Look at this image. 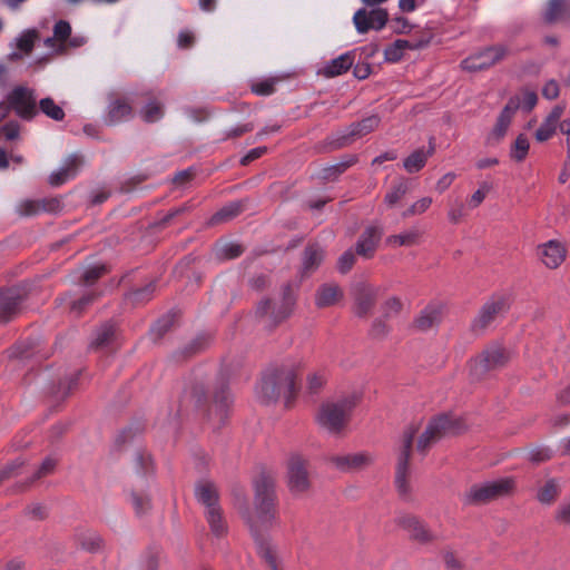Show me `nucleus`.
Returning <instances> with one entry per match:
<instances>
[{"label":"nucleus","instance_id":"nucleus-1","mask_svg":"<svg viewBox=\"0 0 570 570\" xmlns=\"http://www.w3.org/2000/svg\"><path fill=\"white\" fill-rule=\"evenodd\" d=\"M276 521L274 494L271 485H256L255 510L247 522L256 541L259 556L269 570H282V558L277 548L266 535Z\"/></svg>","mask_w":570,"mask_h":570},{"label":"nucleus","instance_id":"nucleus-2","mask_svg":"<svg viewBox=\"0 0 570 570\" xmlns=\"http://www.w3.org/2000/svg\"><path fill=\"white\" fill-rule=\"evenodd\" d=\"M356 401L353 396L330 397L323 401L315 415L318 426L331 435H340L345 430Z\"/></svg>","mask_w":570,"mask_h":570},{"label":"nucleus","instance_id":"nucleus-3","mask_svg":"<svg viewBox=\"0 0 570 570\" xmlns=\"http://www.w3.org/2000/svg\"><path fill=\"white\" fill-rule=\"evenodd\" d=\"M512 358V352L498 343L485 347L470 362V379L474 382L485 380L493 371L503 368Z\"/></svg>","mask_w":570,"mask_h":570},{"label":"nucleus","instance_id":"nucleus-4","mask_svg":"<svg viewBox=\"0 0 570 570\" xmlns=\"http://www.w3.org/2000/svg\"><path fill=\"white\" fill-rule=\"evenodd\" d=\"M466 429L459 416L440 415L433 419L417 440V450L426 452L432 444L449 435H456Z\"/></svg>","mask_w":570,"mask_h":570},{"label":"nucleus","instance_id":"nucleus-5","mask_svg":"<svg viewBox=\"0 0 570 570\" xmlns=\"http://www.w3.org/2000/svg\"><path fill=\"white\" fill-rule=\"evenodd\" d=\"M511 306V297L508 294L492 295L480 308L471 323V331L479 335L484 333L492 323L503 316Z\"/></svg>","mask_w":570,"mask_h":570},{"label":"nucleus","instance_id":"nucleus-6","mask_svg":"<svg viewBox=\"0 0 570 570\" xmlns=\"http://www.w3.org/2000/svg\"><path fill=\"white\" fill-rule=\"evenodd\" d=\"M263 392H295L301 389L296 372L288 366H269L261 379Z\"/></svg>","mask_w":570,"mask_h":570},{"label":"nucleus","instance_id":"nucleus-7","mask_svg":"<svg viewBox=\"0 0 570 570\" xmlns=\"http://www.w3.org/2000/svg\"><path fill=\"white\" fill-rule=\"evenodd\" d=\"M509 55V48L503 45L488 47L461 61V68L469 72H478L489 69Z\"/></svg>","mask_w":570,"mask_h":570},{"label":"nucleus","instance_id":"nucleus-8","mask_svg":"<svg viewBox=\"0 0 570 570\" xmlns=\"http://www.w3.org/2000/svg\"><path fill=\"white\" fill-rule=\"evenodd\" d=\"M11 109L24 120H31L37 114L35 91L24 86H18L7 96Z\"/></svg>","mask_w":570,"mask_h":570},{"label":"nucleus","instance_id":"nucleus-9","mask_svg":"<svg viewBox=\"0 0 570 570\" xmlns=\"http://www.w3.org/2000/svg\"><path fill=\"white\" fill-rule=\"evenodd\" d=\"M307 461L299 454L294 453L287 461V485L295 494H303L309 488V478L306 469Z\"/></svg>","mask_w":570,"mask_h":570},{"label":"nucleus","instance_id":"nucleus-10","mask_svg":"<svg viewBox=\"0 0 570 570\" xmlns=\"http://www.w3.org/2000/svg\"><path fill=\"white\" fill-rule=\"evenodd\" d=\"M417 429L409 428L403 435V443L397 456L396 471H395V484L401 494H406L410 491L407 483V463L410 452L412 448L413 439L416 434Z\"/></svg>","mask_w":570,"mask_h":570},{"label":"nucleus","instance_id":"nucleus-11","mask_svg":"<svg viewBox=\"0 0 570 570\" xmlns=\"http://www.w3.org/2000/svg\"><path fill=\"white\" fill-rule=\"evenodd\" d=\"M513 480L510 478L488 481L471 488L469 498L476 502L495 499L508 494L513 489Z\"/></svg>","mask_w":570,"mask_h":570},{"label":"nucleus","instance_id":"nucleus-12","mask_svg":"<svg viewBox=\"0 0 570 570\" xmlns=\"http://www.w3.org/2000/svg\"><path fill=\"white\" fill-rule=\"evenodd\" d=\"M389 14L384 9L366 11L360 9L354 13L353 22L357 32L365 33L370 29L381 30L387 22Z\"/></svg>","mask_w":570,"mask_h":570},{"label":"nucleus","instance_id":"nucleus-13","mask_svg":"<svg viewBox=\"0 0 570 570\" xmlns=\"http://www.w3.org/2000/svg\"><path fill=\"white\" fill-rule=\"evenodd\" d=\"M519 108L520 98L517 96L511 97L500 112L497 122L488 137L489 144H497L505 136L511 120Z\"/></svg>","mask_w":570,"mask_h":570},{"label":"nucleus","instance_id":"nucleus-14","mask_svg":"<svg viewBox=\"0 0 570 570\" xmlns=\"http://www.w3.org/2000/svg\"><path fill=\"white\" fill-rule=\"evenodd\" d=\"M379 296V289L372 285L361 283L354 288V313L358 317L371 314Z\"/></svg>","mask_w":570,"mask_h":570},{"label":"nucleus","instance_id":"nucleus-15","mask_svg":"<svg viewBox=\"0 0 570 570\" xmlns=\"http://www.w3.org/2000/svg\"><path fill=\"white\" fill-rule=\"evenodd\" d=\"M541 263L550 269L558 268L567 257V247L559 240L551 239L538 246Z\"/></svg>","mask_w":570,"mask_h":570},{"label":"nucleus","instance_id":"nucleus-16","mask_svg":"<svg viewBox=\"0 0 570 570\" xmlns=\"http://www.w3.org/2000/svg\"><path fill=\"white\" fill-rule=\"evenodd\" d=\"M373 462V456L367 452H354L334 455L331 463L340 471L354 472L368 466Z\"/></svg>","mask_w":570,"mask_h":570},{"label":"nucleus","instance_id":"nucleus-17","mask_svg":"<svg viewBox=\"0 0 570 570\" xmlns=\"http://www.w3.org/2000/svg\"><path fill=\"white\" fill-rule=\"evenodd\" d=\"M134 116L131 102L126 97L114 96L110 98L105 122L109 126L129 120Z\"/></svg>","mask_w":570,"mask_h":570},{"label":"nucleus","instance_id":"nucleus-18","mask_svg":"<svg viewBox=\"0 0 570 570\" xmlns=\"http://www.w3.org/2000/svg\"><path fill=\"white\" fill-rule=\"evenodd\" d=\"M23 296L16 289L0 292V323H7L19 312Z\"/></svg>","mask_w":570,"mask_h":570},{"label":"nucleus","instance_id":"nucleus-19","mask_svg":"<svg viewBox=\"0 0 570 570\" xmlns=\"http://www.w3.org/2000/svg\"><path fill=\"white\" fill-rule=\"evenodd\" d=\"M380 122V117L377 115H372L362 119L358 122L352 124L350 126L348 132L337 140L336 147H344L355 137H362L372 132L375 128L379 127Z\"/></svg>","mask_w":570,"mask_h":570},{"label":"nucleus","instance_id":"nucleus-20","mask_svg":"<svg viewBox=\"0 0 570 570\" xmlns=\"http://www.w3.org/2000/svg\"><path fill=\"white\" fill-rule=\"evenodd\" d=\"M564 112V106L562 105H556L551 111L548 114V116L544 118L540 127L537 129L534 137L537 141L544 142L552 138V136L556 134L557 128H560V121L562 115Z\"/></svg>","mask_w":570,"mask_h":570},{"label":"nucleus","instance_id":"nucleus-21","mask_svg":"<svg viewBox=\"0 0 570 570\" xmlns=\"http://www.w3.org/2000/svg\"><path fill=\"white\" fill-rule=\"evenodd\" d=\"M382 237V229L377 226H368L362 233L356 243L357 255L372 258Z\"/></svg>","mask_w":570,"mask_h":570},{"label":"nucleus","instance_id":"nucleus-22","mask_svg":"<svg viewBox=\"0 0 570 570\" xmlns=\"http://www.w3.org/2000/svg\"><path fill=\"white\" fill-rule=\"evenodd\" d=\"M256 402L274 413H282L296 404V394H257Z\"/></svg>","mask_w":570,"mask_h":570},{"label":"nucleus","instance_id":"nucleus-23","mask_svg":"<svg viewBox=\"0 0 570 570\" xmlns=\"http://www.w3.org/2000/svg\"><path fill=\"white\" fill-rule=\"evenodd\" d=\"M442 314V305H428L414 320V327L420 332H428L441 323Z\"/></svg>","mask_w":570,"mask_h":570},{"label":"nucleus","instance_id":"nucleus-24","mask_svg":"<svg viewBox=\"0 0 570 570\" xmlns=\"http://www.w3.org/2000/svg\"><path fill=\"white\" fill-rule=\"evenodd\" d=\"M324 258V249L318 244H309L305 247L302 257V276H308L314 273Z\"/></svg>","mask_w":570,"mask_h":570},{"label":"nucleus","instance_id":"nucleus-25","mask_svg":"<svg viewBox=\"0 0 570 570\" xmlns=\"http://www.w3.org/2000/svg\"><path fill=\"white\" fill-rule=\"evenodd\" d=\"M343 297L341 287L335 283H326L318 287L315 294V304L320 308L330 307Z\"/></svg>","mask_w":570,"mask_h":570},{"label":"nucleus","instance_id":"nucleus-26","mask_svg":"<svg viewBox=\"0 0 570 570\" xmlns=\"http://www.w3.org/2000/svg\"><path fill=\"white\" fill-rule=\"evenodd\" d=\"M570 18V0H549L543 19L552 24Z\"/></svg>","mask_w":570,"mask_h":570},{"label":"nucleus","instance_id":"nucleus-27","mask_svg":"<svg viewBox=\"0 0 570 570\" xmlns=\"http://www.w3.org/2000/svg\"><path fill=\"white\" fill-rule=\"evenodd\" d=\"M400 524L409 532L412 539L419 542H429L434 539L433 533L414 517H402Z\"/></svg>","mask_w":570,"mask_h":570},{"label":"nucleus","instance_id":"nucleus-28","mask_svg":"<svg viewBox=\"0 0 570 570\" xmlns=\"http://www.w3.org/2000/svg\"><path fill=\"white\" fill-rule=\"evenodd\" d=\"M295 306V296L289 284H286L283 288L282 302L276 305V311L272 312V323L277 324L287 318Z\"/></svg>","mask_w":570,"mask_h":570},{"label":"nucleus","instance_id":"nucleus-29","mask_svg":"<svg viewBox=\"0 0 570 570\" xmlns=\"http://www.w3.org/2000/svg\"><path fill=\"white\" fill-rule=\"evenodd\" d=\"M197 501L204 505L205 511L218 509V493L216 487L210 482H202L195 489Z\"/></svg>","mask_w":570,"mask_h":570},{"label":"nucleus","instance_id":"nucleus-30","mask_svg":"<svg viewBox=\"0 0 570 570\" xmlns=\"http://www.w3.org/2000/svg\"><path fill=\"white\" fill-rule=\"evenodd\" d=\"M40 39V33L37 29H27L20 33L16 39L17 48L22 52H12L10 55L11 60H18L22 58V55H30L36 41Z\"/></svg>","mask_w":570,"mask_h":570},{"label":"nucleus","instance_id":"nucleus-31","mask_svg":"<svg viewBox=\"0 0 570 570\" xmlns=\"http://www.w3.org/2000/svg\"><path fill=\"white\" fill-rule=\"evenodd\" d=\"M434 153V146L430 142V147L428 150H424L423 148H419L414 150L411 155H409L404 161L403 167L404 169L410 173L414 174L420 171L426 164L429 157H431Z\"/></svg>","mask_w":570,"mask_h":570},{"label":"nucleus","instance_id":"nucleus-32","mask_svg":"<svg viewBox=\"0 0 570 570\" xmlns=\"http://www.w3.org/2000/svg\"><path fill=\"white\" fill-rule=\"evenodd\" d=\"M354 62V55L352 52H346L341 55L340 57L330 61L322 70V73L327 77H336L344 72H346Z\"/></svg>","mask_w":570,"mask_h":570},{"label":"nucleus","instance_id":"nucleus-33","mask_svg":"<svg viewBox=\"0 0 570 570\" xmlns=\"http://www.w3.org/2000/svg\"><path fill=\"white\" fill-rule=\"evenodd\" d=\"M561 491L559 479H548L537 491V499L541 504L550 505L554 502Z\"/></svg>","mask_w":570,"mask_h":570},{"label":"nucleus","instance_id":"nucleus-34","mask_svg":"<svg viewBox=\"0 0 570 570\" xmlns=\"http://www.w3.org/2000/svg\"><path fill=\"white\" fill-rule=\"evenodd\" d=\"M139 116L145 122H156L164 116V104L153 98L139 110Z\"/></svg>","mask_w":570,"mask_h":570},{"label":"nucleus","instance_id":"nucleus-35","mask_svg":"<svg viewBox=\"0 0 570 570\" xmlns=\"http://www.w3.org/2000/svg\"><path fill=\"white\" fill-rule=\"evenodd\" d=\"M243 207L244 205L242 202L230 203L214 214L209 220V224L216 225L228 222L239 215L243 212Z\"/></svg>","mask_w":570,"mask_h":570},{"label":"nucleus","instance_id":"nucleus-36","mask_svg":"<svg viewBox=\"0 0 570 570\" xmlns=\"http://www.w3.org/2000/svg\"><path fill=\"white\" fill-rule=\"evenodd\" d=\"M115 338V327L109 323L102 324L96 332L90 344L92 348H102L108 346Z\"/></svg>","mask_w":570,"mask_h":570},{"label":"nucleus","instance_id":"nucleus-37","mask_svg":"<svg viewBox=\"0 0 570 570\" xmlns=\"http://www.w3.org/2000/svg\"><path fill=\"white\" fill-rule=\"evenodd\" d=\"M421 234L416 229H410L399 235H391L386 243L391 246H413L417 244Z\"/></svg>","mask_w":570,"mask_h":570},{"label":"nucleus","instance_id":"nucleus-38","mask_svg":"<svg viewBox=\"0 0 570 570\" xmlns=\"http://www.w3.org/2000/svg\"><path fill=\"white\" fill-rule=\"evenodd\" d=\"M409 191V184L405 179L399 180L384 197L387 207H394Z\"/></svg>","mask_w":570,"mask_h":570},{"label":"nucleus","instance_id":"nucleus-39","mask_svg":"<svg viewBox=\"0 0 570 570\" xmlns=\"http://www.w3.org/2000/svg\"><path fill=\"white\" fill-rule=\"evenodd\" d=\"M530 142L525 135L520 134L511 146L510 157L517 161H523L529 153Z\"/></svg>","mask_w":570,"mask_h":570},{"label":"nucleus","instance_id":"nucleus-40","mask_svg":"<svg viewBox=\"0 0 570 570\" xmlns=\"http://www.w3.org/2000/svg\"><path fill=\"white\" fill-rule=\"evenodd\" d=\"M39 109L47 117L56 121H61L65 118L63 109L58 106L50 97L43 98L39 101Z\"/></svg>","mask_w":570,"mask_h":570},{"label":"nucleus","instance_id":"nucleus-41","mask_svg":"<svg viewBox=\"0 0 570 570\" xmlns=\"http://www.w3.org/2000/svg\"><path fill=\"white\" fill-rule=\"evenodd\" d=\"M205 515L213 534L220 537L226 532V524L223 520L220 508L205 511Z\"/></svg>","mask_w":570,"mask_h":570},{"label":"nucleus","instance_id":"nucleus-42","mask_svg":"<svg viewBox=\"0 0 570 570\" xmlns=\"http://www.w3.org/2000/svg\"><path fill=\"white\" fill-rule=\"evenodd\" d=\"M403 308L402 301L396 296L386 298L381 305L382 316L385 320H391L400 315Z\"/></svg>","mask_w":570,"mask_h":570},{"label":"nucleus","instance_id":"nucleus-43","mask_svg":"<svg viewBox=\"0 0 570 570\" xmlns=\"http://www.w3.org/2000/svg\"><path fill=\"white\" fill-rule=\"evenodd\" d=\"M16 212L20 216H33L41 213L40 200L23 199L17 204Z\"/></svg>","mask_w":570,"mask_h":570},{"label":"nucleus","instance_id":"nucleus-44","mask_svg":"<svg viewBox=\"0 0 570 570\" xmlns=\"http://www.w3.org/2000/svg\"><path fill=\"white\" fill-rule=\"evenodd\" d=\"M174 325V315H165L159 318L156 324L151 328V334L155 335V338H160L164 334H166Z\"/></svg>","mask_w":570,"mask_h":570},{"label":"nucleus","instance_id":"nucleus-45","mask_svg":"<svg viewBox=\"0 0 570 570\" xmlns=\"http://www.w3.org/2000/svg\"><path fill=\"white\" fill-rule=\"evenodd\" d=\"M106 273H107V268L105 265H98V266L90 267L83 272V274L81 276V284L92 285L96 281H98Z\"/></svg>","mask_w":570,"mask_h":570},{"label":"nucleus","instance_id":"nucleus-46","mask_svg":"<svg viewBox=\"0 0 570 570\" xmlns=\"http://www.w3.org/2000/svg\"><path fill=\"white\" fill-rule=\"evenodd\" d=\"M99 297V293L89 292L79 299H76L70 305V311L77 314H81L83 309L92 304Z\"/></svg>","mask_w":570,"mask_h":570},{"label":"nucleus","instance_id":"nucleus-47","mask_svg":"<svg viewBox=\"0 0 570 570\" xmlns=\"http://www.w3.org/2000/svg\"><path fill=\"white\" fill-rule=\"evenodd\" d=\"M154 292L155 283L151 282L144 286L142 288L130 292L128 298L131 299L134 303H142L145 301H148Z\"/></svg>","mask_w":570,"mask_h":570},{"label":"nucleus","instance_id":"nucleus-48","mask_svg":"<svg viewBox=\"0 0 570 570\" xmlns=\"http://www.w3.org/2000/svg\"><path fill=\"white\" fill-rule=\"evenodd\" d=\"M432 204L431 197H423L415 202L411 207H409L406 210L403 212L402 216L404 218L414 216V215H421L423 214Z\"/></svg>","mask_w":570,"mask_h":570},{"label":"nucleus","instance_id":"nucleus-49","mask_svg":"<svg viewBox=\"0 0 570 570\" xmlns=\"http://www.w3.org/2000/svg\"><path fill=\"white\" fill-rule=\"evenodd\" d=\"M327 387V380L324 374L309 373L306 377V389L309 391H317Z\"/></svg>","mask_w":570,"mask_h":570},{"label":"nucleus","instance_id":"nucleus-50","mask_svg":"<svg viewBox=\"0 0 570 570\" xmlns=\"http://www.w3.org/2000/svg\"><path fill=\"white\" fill-rule=\"evenodd\" d=\"M82 165V158L78 155H71L66 160L61 169L68 175V178L76 176L78 169Z\"/></svg>","mask_w":570,"mask_h":570},{"label":"nucleus","instance_id":"nucleus-51","mask_svg":"<svg viewBox=\"0 0 570 570\" xmlns=\"http://www.w3.org/2000/svg\"><path fill=\"white\" fill-rule=\"evenodd\" d=\"M71 35V26L66 20H59L53 27V36L57 41L63 42Z\"/></svg>","mask_w":570,"mask_h":570},{"label":"nucleus","instance_id":"nucleus-52","mask_svg":"<svg viewBox=\"0 0 570 570\" xmlns=\"http://www.w3.org/2000/svg\"><path fill=\"white\" fill-rule=\"evenodd\" d=\"M491 189V185L488 184V183H482L480 188L474 191L469 200V206L471 208H476L479 207L482 202L484 200L487 194L490 191Z\"/></svg>","mask_w":570,"mask_h":570},{"label":"nucleus","instance_id":"nucleus-53","mask_svg":"<svg viewBox=\"0 0 570 570\" xmlns=\"http://www.w3.org/2000/svg\"><path fill=\"white\" fill-rule=\"evenodd\" d=\"M20 124L12 120L0 127V132L4 135L7 140H17L20 137Z\"/></svg>","mask_w":570,"mask_h":570},{"label":"nucleus","instance_id":"nucleus-54","mask_svg":"<svg viewBox=\"0 0 570 570\" xmlns=\"http://www.w3.org/2000/svg\"><path fill=\"white\" fill-rule=\"evenodd\" d=\"M131 503L137 514L145 513L150 507V500L145 494L132 493Z\"/></svg>","mask_w":570,"mask_h":570},{"label":"nucleus","instance_id":"nucleus-55","mask_svg":"<svg viewBox=\"0 0 570 570\" xmlns=\"http://www.w3.org/2000/svg\"><path fill=\"white\" fill-rule=\"evenodd\" d=\"M244 252V248L239 244H226L219 250V257L225 259H233L238 257Z\"/></svg>","mask_w":570,"mask_h":570},{"label":"nucleus","instance_id":"nucleus-56","mask_svg":"<svg viewBox=\"0 0 570 570\" xmlns=\"http://www.w3.org/2000/svg\"><path fill=\"white\" fill-rule=\"evenodd\" d=\"M275 80L266 79L252 85V91L259 96H268L274 92Z\"/></svg>","mask_w":570,"mask_h":570},{"label":"nucleus","instance_id":"nucleus-57","mask_svg":"<svg viewBox=\"0 0 570 570\" xmlns=\"http://www.w3.org/2000/svg\"><path fill=\"white\" fill-rule=\"evenodd\" d=\"M355 263V255L352 250L344 252L337 262V268L341 273H347Z\"/></svg>","mask_w":570,"mask_h":570},{"label":"nucleus","instance_id":"nucleus-58","mask_svg":"<svg viewBox=\"0 0 570 570\" xmlns=\"http://www.w3.org/2000/svg\"><path fill=\"white\" fill-rule=\"evenodd\" d=\"M385 318L383 316L374 320L372 327H371V335L374 337H384L390 332V327L386 324Z\"/></svg>","mask_w":570,"mask_h":570},{"label":"nucleus","instance_id":"nucleus-59","mask_svg":"<svg viewBox=\"0 0 570 570\" xmlns=\"http://www.w3.org/2000/svg\"><path fill=\"white\" fill-rule=\"evenodd\" d=\"M551 455L552 451L548 448H535L528 453L529 460L535 463L547 461Z\"/></svg>","mask_w":570,"mask_h":570},{"label":"nucleus","instance_id":"nucleus-60","mask_svg":"<svg viewBox=\"0 0 570 570\" xmlns=\"http://www.w3.org/2000/svg\"><path fill=\"white\" fill-rule=\"evenodd\" d=\"M520 98V108H524L527 110H531L538 101V96L532 90H523L521 92V96H518Z\"/></svg>","mask_w":570,"mask_h":570},{"label":"nucleus","instance_id":"nucleus-61","mask_svg":"<svg viewBox=\"0 0 570 570\" xmlns=\"http://www.w3.org/2000/svg\"><path fill=\"white\" fill-rule=\"evenodd\" d=\"M449 220L452 224H458L464 217V206L460 202H454L448 212Z\"/></svg>","mask_w":570,"mask_h":570},{"label":"nucleus","instance_id":"nucleus-62","mask_svg":"<svg viewBox=\"0 0 570 570\" xmlns=\"http://www.w3.org/2000/svg\"><path fill=\"white\" fill-rule=\"evenodd\" d=\"M276 311V304L269 299H262L256 307V315L259 317H269L272 321V312Z\"/></svg>","mask_w":570,"mask_h":570},{"label":"nucleus","instance_id":"nucleus-63","mask_svg":"<svg viewBox=\"0 0 570 570\" xmlns=\"http://www.w3.org/2000/svg\"><path fill=\"white\" fill-rule=\"evenodd\" d=\"M560 131L566 135V147H567V156H566V167H570V118L562 120L560 124Z\"/></svg>","mask_w":570,"mask_h":570},{"label":"nucleus","instance_id":"nucleus-64","mask_svg":"<svg viewBox=\"0 0 570 570\" xmlns=\"http://www.w3.org/2000/svg\"><path fill=\"white\" fill-rule=\"evenodd\" d=\"M556 519L559 523L570 524V500L558 508Z\"/></svg>","mask_w":570,"mask_h":570}]
</instances>
